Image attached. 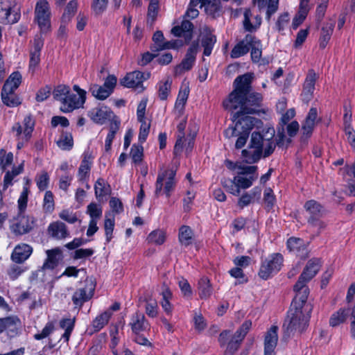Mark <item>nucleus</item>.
<instances>
[{
	"instance_id": "72a5a7b5",
	"label": "nucleus",
	"mask_w": 355,
	"mask_h": 355,
	"mask_svg": "<svg viewBox=\"0 0 355 355\" xmlns=\"http://www.w3.org/2000/svg\"><path fill=\"white\" fill-rule=\"evenodd\" d=\"M253 1L260 10L267 7L266 19L268 20L278 9L279 0H254Z\"/></svg>"
},
{
	"instance_id": "6ab92c4d",
	"label": "nucleus",
	"mask_w": 355,
	"mask_h": 355,
	"mask_svg": "<svg viewBox=\"0 0 355 355\" xmlns=\"http://www.w3.org/2000/svg\"><path fill=\"white\" fill-rule=\"evenodd\" d=\"M146 78L142 72L135 71L128 73L121 79V84L126 87L136 88L139 91H142L144 89L142 83Z\"/></svg>"
},
{
	"instance_id": "7c9ffc66",
	"label": "nucleus",
	"mask_w": 355,
	"mask_h": 355,
	"mask_svg": "<svg viewBox=\"0 0 355 355\" xmlns=\"http://www.w3.org/2000/svg\"><path fill=\"white\" fill-rule=\"evenodd\" d=\"M15 6V0H0V22L13 23L9 19L12 9Z\"/></svg>"
},
{
	"instance_id": "c9c22d12",
	"label": "nucleus",
	"mask_w": 355,
	"mask_h": 355,
	"mask_svg": "<svg viewBox=\"0 0 355 355\" xmlns=\"http://www.w3.org/2000/svg\"><path fill=\"white\" fill-rule=\"evenodd\" d=\"M189 89L187 87H185L184 89H181L179 92L174 108V113L178 117L182 116L183 114L184 105L189 96Z\"/></svg>"
},
{
	"instance_id": "a878e982",
	"label": "nucleus",
	"mask_w": 355,
	"mask_h": 355,
	"mask_svg": "<svg viewBox=\"0 0 355 355\" xmlns=\"http://www.w3.org/2000/svg\"><path fill=\"white\" fill-rule=\"evenodd\" d=\"M88 115L94 122L103 124L112 116L113 112L107 107L103 106L92 109Z\"/></svg>"
},
{
	"instance_id": "864d4df0",
	"label": "nucleus",
	"mask_w": 355,
	"mask_h": 355,
	"mask_svg": "<svg viewBox=\"0 0 355 355\" xmlns=\"http://www.w3.org/2000/svg\"><path fill=\"white\" fill-rule=\"evenodd\" d=\"M166 240V233L162 230H155L150 232L148 236L150 243L162 245Z\"/></svg>"
},
{
	"instance_id": "c756f323",
	"label": "nucleus",
	"mask_w": 355,
	"mask_h": 355,
	"mask_svg": "<svg viewBox=\"0 0 355 355\" xmlns=\"http://www.w3.org/2000/svg\"><path fill=\"white\" fill-rule=\"evenodd\" d=\"M261 189L254 187L250 191L243 193L238 200V206L241 209H243L245 207L254 203L256 199L259 200L261 196Z\"/></svg>"
},
{
	"instance_id": "e433bc0d",
	"label": "nucleus",
	"mask_w": 355,
	"mask_h": 355,
	"mask_svg": "<svg viewBox=\"0 0 355 355\" xmlns=\"http://www.w3.org/2000/svg\"><path fill=\"white\" fill-rule=\"evenodd\" d=\"M33 220L23 216L19 221L12 226V231L17 234H24L33 228Z\"/></svg>"
},
{
	"instance_id": "680f3d73",
	"label": "nucleus",
	"mask_w": 355,
	"mask_h": 355,
	"mask_svg": "<svg viewBox=\"0 0 355 355\" xmlns=\"http://www.w3.org/2000/svg\"><path fill=\"white\" fill-rule=\"evenodd\" d=\"M87 213L89 215L90 220H98L102 216V209L96 203H90L87 206Z\"/></svg>"
},
{
	"instance_id": "a18cd8bd",
	"label": "nucleus",
	"mask_w": 355,
	"mask_h": 355,
	"mask_svg": "<svg viewBox=\"0 0 355 355\" xmlns=\"http://www.w3.org/2000/svg\"><path fill=\"white\" fill-rule=\"evenodd\" d=\"M56 144L61 149L69 150L73 146L72 135L69 132H63Z\"/></svg>"
},
{
	"instance_id": "49530a36",
	"label": "nucleus",
	"mask_w": 355,
	"mask_h": 355,
	"mask_svg": "<svg viewBox=\"0 0 355 355\" xmlns=\"http://www.w3.org/2000/svg\"><path fill=\"white\" fill-rule=\"evenodd\" d=\"M193 238V232L190 227L182 225L179 230V241L184 245H189Z\"/></svg>"
},
{
	"instance_id": "a211bd4d",
	"label": "nucleus",
	"mask_w": 355,
	"mask_h": 355,
	"mask_svg": "<svg viewBox=\"0 0 355 355\" xmlns=\"http://www.w3.org/2000/svg\"><path fill=\"white\" fill-rule=\"evenodd\" d=\"M95 286L90 281L85 288L76 291L72 296V301L76 306H81L85 302L89 300L93 295Z\"/></svg>"
},
{
	"instance_id": "9d476101",
	"label": "nucleus",
	"mask_w": 355,
	"mask_h": 355,
	"mask_svg": "<svg viewBox=\"0 0 355 355\" xmlns=\"http://www.w3.org/2000/svg\"><path fill=\"white\" fill-rule=\"evenodd\" d=\"M283 257L281 254H273L263 261L259 275L263 279H268L273 273L278 272L282 266Z\"/></svg>"
},
{
	"instance_id": "338daca9",
	"label": "nucleus",
	"mask_w": 355,
	"mask_h": 355,
	"mask_svg": "<svg viewBox=\"0 0 355 355\" xmlns=\"http://www.w3.org/2000/svg\"><path fill=\"white\" fill-rule=\"evenodd\" d=\"M335 23L331 21L327 23L322 28L320 40H323L324 42H328L330 40L331 35L333 33Z\"/></svg>"
},
{
	"instance_id": "13d9d810",
	"label": "nucleus",
	"mask_w": 355,
	"mask_h": 355,
	"mask_svg": "<svg viewBox=\"0 0 355 355\" xmlns=\"http://www.w3.org/2000/svg\"><path fill=\"white\" fill-rule=\"evenodd\" d=\"M94 191L97 199L108 194V189L106 188L105 180L103 178L97 180L94 185Z\"/></svg>"
},
{
	"instance_id": "de8ad7c7",
	"label": "nucleus",
	"mask_w": 355,
	"mask_h": 355,
	"mask_svg": "<svg viewBox=\"0 0 355 355\" xmlns=\"http://www.w3.org/2000/svg\"><path fill=\"white\" fill-rule=\"evenodd\" d=\"M186 127V119L184 118L178 125L179 134L178 135V139L174 146V153L175 155L179 154L183 148V139H184V130Z\"/></svg>"
},
{
	"instance_id": "0e129e2a",
	"label": "nucleus",
	"mask_w": 355,
	"mask_h": 355,
	"mask_svg": "<svg viewBox=\"0 0 355 355\" xmlns=\"http://www.w3.org/2000/svg\"><path fill=\"white\" fill-rule=\"evenodd\" d=\"M12 161L13 155L12 153H7L4 149L0 150V167L3 171L10 166Z\"/></svg>"
},
{
	"instance_id": "f704fd0d",
	"label": "nucleus",
	"mask_w": 355,
	"mask_h": 355,
	"mask_svg": "<svg viewBox=\"0 0 355 355\" xmlns=\"http://www.w3.org/2000/svg\"><path fill=\"white\" fill-rule=\"evenodd\" d=\"M48 230L51 236L58 239H64L69 235L66 225L59 221L50 224Z\"/></svg>"
},
{
	"instance_id": "473e14b6",
	"label": "nucleus",
	"mask_w": 355,
	"mask_h": 355,
	"mask_svg": "<svg viewBox=\"0 0 355 355\" xmlns=\"http://www.w3.org/2000/svg\"><path fill=\"white\" fill-rule=\"evenodd\" d=\"M21 322L16 316L4 318V330L7 331L10 337H14L19 334Z\"/></svg>"
},
{
	"instance_id": "4be33fe9",
	"label": "nucleus",
	"mask_w": 355,
	"mask_h": 355,
	"mask_svg": "<svg viewBox=\"0 0 355 355\" xmlns=\"http://www.w3.org/2000/svg\"><path fill=\"white\" fill-rule=\"evenodd\" d=\"M33 252V248L26 243L16 245L11 254V259L16 263H22L26 261Z\"/></svg>"
},
{
	"instance_id": "6e6552de",
	"label": "nucleus",
	"mask_w": 355,
	"mask_h": 355,
	"mask_svg": "<svg viewBox=\"0 0 355 355\" xmlns=\"http://www.w3.org/2000/svg\"><path fill=\"white\" fill-rule=\"evenodd\" d=\"M176 171L173 169L162 170L157 175L155 183V193L158 196L162 190L167 197L173 191L176 180L175 179Z\"/></svg>"
},
{
	"instance_id": "2eb2a0df",
	"label": "nucleus",
	"mask_w": 355,
	"mask_h": 355,
	"mask_svg": "<svg viewBox=\"0 0 355 355\" xmlns=\"http://www.w3.org/2000/svg\"><path fill=\"white\" fill-rule=\"evenodd\" d=\"M83 159L78 171V178L80 182H87L90 176V171L93 164L94 156L92 152L86 150L83 154Z\"/></svg>"
},
{
	"instance_id": "0eeeda50",
	"label": "nucleus",
	"mask_w": 355,
	"mask_h": 355,
	"mask_svg": "<svg viewBox=\"0 0 355 355\" xmlns=\"http://www.w3.org/2000/svg\"><path fill=\"white\" fill-rule=\"evenodd\" d=\"M320 268V260L312 259L309 261L302 273L300 275L298 281L294 286L295 293L302 295V298L304 299L309 296V291L306 284L318 273Z\"/></svg>"
},
{
	"instance_id": "37998d69",
	"label": "nucleus",
	"mask_w": 355,
	"mask_h": 355,
	"mask_svg": "<svg viewBox=\"0 0 355 355\" xmlns=\"http://www.w3.org/2000/svg\"><path fill=\"white\" fill-rule=\"evenodd\" d=\"M89 91L92 96L98 100H105L112 94L110 89L96 84L91 85Z\"/></svg>"
},
{
	"instance_id": "c85d7f7f",
	"label": "nucleus",
	"mask_w": 355,
	"mask_h": 355,
	"mask_svg": "<svg viewBox=\"0 0 355 355\" xmlns=\"http://www.w3.org/2000/svg\"><path fill=\"white\" fill-rule=\"evenodd\" d=\"M243 26L247 31L252 32L257 30L261 24V17L259 15H254L250 9L244 12Z\"/></svg>"
},
{
	"instance_id": "cd10ccee",
	"label": "nucleus",
	"mask_w": 355,
	"mask_h": 355,
	"mask_svg": "<svg viewBox=\"0 0 355 355\" xmlns=\"http://www.w3.org/2000/svg\"><path fill=\"white\" fill-rule=\"evenodd\" d=\"M193 24L189 20L182 21L180 26H176L171 30V33L176 37H183L186 43L192 38Z\"/></svg>"
},
{
	"instance_id": "f03ea898",
	"label": "nucleus",
	"mask_w": 355,
	"mask_h": 355,
	"mask_svg": "<svg viewBox=\"0 0 355 355\" xmlns=\"http://www.w3.org/2000/svg\"><path fill=\"white\" fill-rule=\"evenodd\" d=\"M301 297L302 294L296 293L284 322L283 327L287 336L295 332H302L308 325L312 306L306 302L308 296L304 299Z\"/></svg>"
},
{
	"instance_id": "7ed1b4c3",
	"label": "nucleus",
	"mask_w": 355,
	"mask_h": 355,
	"mask_svg": "<svg viewBox=\"0 0 355 355\" xmlns=\"http://www.w3.org/2000/svg\"><path fill=\"white\" fill-rule=\"evenodd\" d=\"M275 131L273 128H267L263 130L262 132H254L252 134L249 146L250 150H243L242 154L247 157V155L252 156V161L259 160L262 154L264 157L271 155L275 148L273 141Z\"/></svg>"
},
{
	"instance_id": "a19ab883",
	"label": "nucleus",
	"mask_w": 355,
	"mask_h": 355,
	"mask_svg": "<svg viewBox=\"0 0 355 355\" xmlns=\"http://www.w3.org/2000/svg\"><path fill=\"white\" fill-rule=\"evenodd\" d=\"M172 80L168 77L160 81L158 84V96L160 100L164 101L167 98L171 92Z\"/></svg>"
},
{
	"instance_id": "b1692460",
	"label": "nucleus",
	"mask_w": 355,
	"mask_h": 355,
	"mask_svg": "<svg viewBox=\"0 0 355 355\" xmlns=\"http://www.w3.org/2000/svg\"><path fill=\"white\" fill-rule=\"evenodd\" d=\"M153 40L156 45L157 50L177 49L183 45L181 40L164 41V37L162 31H156L153 37Z\"/></svg>"
},
{
	"instance_id": "2f4dec72",
	"label": "nucleus",
	"mask_w": 355,
	"mask_h": 355,
	"mask_svg": "<svg viewBox=\"0 0 355 355\" xmlns=\"http://www.w3.org/2000/svg\"><path fill=\"white\" fill-rule=\"evenodd\" d=\"M216 42V37L209 30L206 28L202 35L201 44L204 49L203 54L209 56L211 53L214 44Z\"/></svg>"
},
{
	"instance_id": "bf43d9fd",
	"label": "nucleus",
	"mask_w": 355,
	"mask_h": 355,
	"mask_svg": "<svg viewBox=\"0 0 355 355\" xmlns=\"http://www.w3.org/2000/svg\"><path fill=\"white\" fill-rule=\"evenodd\" d=\"M108 0H93L92 10L96 15H101L107 9Z\"/></svg>"
},
{
	"instance_id": "052dcab7",
	"label": "nucleus",
	"mask_w": 355,
	"mask_h": 355,
	"mask_svg": "<svg viewBox=\"0 0 355 355\" xmlns=\"http://www.w3.org/2000/svg\"><path fill=\"white\" fill-rule=\"evenodd\" d=\"M60 327L64 329V333L62 335V338L65 342H68L71 333L73 329V322L71 319H63L60 322Z\"/></svg>"
},
{
	"instance_id": "4468645a",
	"label": "nucleus",
	"mask_w": 355,
	"mask_h": 355,
	"mask_svg": "<svg viewBox=\"0 0 355 355\" xmlns=\"http://www.w3.org/2000/svg\"><path fill=\"white\" fill-rule=\"evenodd\" d=\"M35 121L31 116H26L23 121L22 125L19 123L12 126V131L15 132V136L19 139L28 141L33 131Z\"/></svg>"
},
{
	"instance_id": "69168bd1",
	"label": "nucleus",
	"mask_w": 355,
	"mask_h": 355,
	"mask_svg": "<svg viewBox=\"0 0 355 355\" xmlns=\"http://www.w3.org/2000/svg\"><path fill=\"white\" fill-rule=\"evenodd\" d=\"M204 7L207 13L214 15L220 10V2L219 0H204Z\"/></svg>"
},
{
	"instance_id": "8fccbe9b",
	"label": "nucleus",
	"mask_w": 355,
	"mask_h": 355,
	"mask_svg": "<svg viewBox=\"0 0 355 355\" xmlns=\"http://www.w3.org/2000/svg\"><path fill=\"white\" fill-rule=\"evenodd\" d=\"M251 58L253 62H258L261 57L262 44L260 40L253 36V42L250 43Z\"/></svg>"
},
{
	"instance_id": "4c0bfd02",
	"label": "nucleus",
	"mask_w": 355,
	"mask_h": 355,
	"mask_svg": "<svg viewBox=\"0 0 355 355\" xmlns=\"http://www.w3.org/2000/svg\"><path fill=\"white\" fill-rule=\"evenodd\" d=\"M199 295L201 299H208L213 293V289L207 277H202L198 282Z\"/></svg>"
},
{
	"instance_id": "39448f33",
	"label": "nucleus",
	"mask_w": 355,
	"mask_h": 355,
	"mask_svg": "<svg viewBox=\"0 0 355 355\" xmlns=\"http://www.w3.org/2000/svg\"><path fill=\"white\" fill-rule=\"evenodd\" d=\"M239 171L232 179L221 180L223 187L231 194L238 196L241 189L250 188L258 178L256 166H244L239 167Z\"/></svg>"
},
{
	"instance_id": "ea45409f",
	"label": "nucleus",
	"mask_w": 355,
	"mask_h": 355,
	"mask_svg": "<svg viewBox=\"0 0 355 355\" xmlns=\"http://www.w3.org/2000/svg\"><path fill=\"white\" fill-rule=\"evenodd\" d=\"M112 315L110 311H105L101 315H98L92 322V328L94 331H99L101 329L106 325Z\"/></svg>"
},
{
	"instance_id": "f8f14e48",
	"label": "nucleus",
	"mask_w": 355,
	"mask_h": 355,
	"mask_svg": "<svg viewBox=\"0 0 355 355\" xmlns=\"http://www.w3.org/2000/svg\"><path fill=\"white\" fill-rule=\"evenodd\" d=\"M35 121L31 116H26L23 121L22 125L19 123L12 126V131L15 132V136L19 139L28 141L33 131Z\"/></svg>"
},
{
	"instance_id": "e2e57ef3",
	"label": "nucleus",
	"mask_w": 355,
	"mask_h": 355,
	"mask_svg": "<svg viewBox=\"0 0 355 355\" xmlns=\"http://www.w3.org/2000/svg\"><path fill=\"white\" fill-rule=\"evenodd\" d=\"M130 155L135 164H139L143 159L144 148L141 145L134 144L131 148Z\"/></svg>"
},
{
	"instance_id": "ddd939ff",
	"label": "nucleus",
	"mask_w": 355,
	"mask_h": 355,
	"mask_svg": "<svg viewBox=\"0 0 355 355\" xmlns=\"http://www.w3.org/2000/svg\"><path fill=\"white\" fill-rule=\"evenodd\" d=\"M35 121L31 116H26L23 121L22 125L19 123L12 126V131L15 132V136L19 139L28 141L33 131Z\"/></svg>"
},
{
	"instance_id": "1a4fd4ad",
	"label": "nucleus",
	"mask_w": 355,
	"mask_h": 355,
	"mask_svg": "<svg viewBox=\"0 0 355 355\" xmlns=\"http://www.w3.org/2000/svg\"><path fill=\"white\" fill-rule=\"evenodd\" d=\"M35 21L41 32L46 33L51 29V10L46 0H40L35 8Z\"/></svg>"
},
{
	"instance_id": "20e7f679",
	"label": "nucleus",
	"mask_w": 355,
	"mask_h": 355,
	"mask_svg": "<svg viewBox=\"0 0 355 355\" xmlns=\"http://www.w3.org/2000/svg\"><path fill=\"white\" fill-rule=\"evenodd\" d=\"M73 89L77 94L71 93L69 87L60 85L53 92V98L60 102V110L62 112H71L82 107L85 102L86 92L77 85L73 86Z\"/></svg>"
},
{
	"instance_id": "dca6fc26",
	"label": "nucleus",
	"mask_w": 355,
	"mask_h": 355,
	"mask_svg": "<svg viewBox=\"0 0 355 355\" xmlns=\"http://www.w3.org/2000/svg\"><path fill=\"white\" fill-rule=\"evenodd\" d=\"M318 78V76L313 69L308 71L302 93V99L305 103H309L313 97L315 90V84Z\"/></svg>"
},
{
	"instance_id": "412c9836",
	"label": "nucleus",
	"mask_w": 355,
	"mask_h": 355,
	"mask_svg": "<svg viewBox=\"0 0 355 355\" xmlns=\"http://www.w3.org/2000/svg\"><path fill=\"white\" fill-rule=\"evenodd\" d=\"M199 48V44L198 42H193L191 46L189 48L186 56L184 60L182 61L180 64L178 66L176 69V71H189L190 70L196 60V55L198 53Z\"/></svg>"
},
{
	"instance_id": "f3484780",
	"label": "nucleus",
	"mask_w": 355,
	"mask_h": 355,
	"mask_svg": "<svg viewBox=\"0 0 355 355\" xmlns=\"http://www.w3.org/2000/svg\"><path fill=\"white\" fill-rule=\"evenodd\" d=\"M129 326L135 334H139L150 329V324L144 313L137 311L133 313L130 320Z\"/></svg>"
},
{
	"instance_id": "5fc2aeb1",
	"label": "nucleus",
	"mask_w": 355,
	"mask_h": 355,
	"mask_svg": "<svg viewBox=\"0 0 355 355\" xmlns=\"http://www.w3.org/2000/svg\"><path fill=\"white\" fill-rule=\"evenodd\" d=\"M162 300L161 301V305L164 311L166 314L170 315L172 312V306L170 303V300L172 297V293L168 288H165L162 293Z\"/></svg>"
},
{
	"instance_id": "4d7b16f0",
	"label": "nucleus",
	"mask_w": 355,
	"mask_h": 355,
	"mask_svg": "<svg viewBox=\"0 0 355 355\" xmlns=\"http://www.w3.org/2000/svg\"><path fill=\"white\" fill-rule=\"evenodd\" d=\"M159 8V0H150L148 8L147 23L152 25L157 17Z\"/></svg>"
},
{
	"instance_id": "c03bdc74",
	"label": "nucleus",
	"mask_w": 355,
	"mask_h": 355,
	"mask_svg": "<svg viewBox=\"0 0 355 355\" xmlns=\"http://www.w3.org/2000/svg\"><path fill=\"white\" fill-rule=\"evenodd\" d=\"M1 98L3 103L9 107H15L21 103L15 91L8 92L2 89Z\"/></svg>"
},
{
	"instance_id": "79ce46f5",
	"label": "nucleus",
	"mask_w": 355,
	"mask_h": 355,
	"mask_svg": "<svg viewBox=\"0 0 355 355\" xmlns=\"http://www.w3.org/2000/svg\"><path fill=\"white\" fill-rule=\"evenodd\" d=\"M304 207L311 216L318 218L322 214V207L314 200L307 201L304 204Z\"/></svg>"
},
{
	"instance_id": "393cba45",
	"label": "nucleus",
	"mask_w": 355,
	"mask_h": 355,
	"mask_svg": "<svg viewBox=\"0 0 355 355\" xmlns=\"http://www.w3.org/2000/svg\"><path fill=\"white\" fill-rule=\"evenodd\" d=\"M46 254L47 258L42 267V270H53L58 265L59 261L62 260V252L60 248H55L54 249L47 250Z\"/></svg>"
},
{
	"instance_id": "09e8293b",
	"label": "nucleus",
	"mask_w": 355,
	"mask_h": 355,
	"mask_svg": "<svg viewBox=\"0 0 355 355\" xmlns=\"http://www.w3.org/2000/svg\"><path fill=\"white\" fill-rule=\"evenodd\" d=\"M348 315V311L345 309H340L337 312L332 314L329 320L330 326L334 327L343 323Z\"/></svg>"
},
{
	"instance_id": "f257e3e1",
	"label": "nucleus",
	"mask_w": 355,
	"mask_h": 355,
	"mask_svg": "<svg viewBox=\"0 0 355 355\" xmlns=\"http://www.w3.org/2000/svg\"><path fill=\"white\" fill-rule=\"evenodd\" d=\"M250 103L241 104L237 107H225L232 112V120L234 127H229L225 130V135L227 138L238 136V132L250 134L252 128L259 121L257 118L252 116L257 112V107L261 105L263 100L261 94H254L251 96Z\"/></svg>"
},
{
	"instance_id": "5701e85b",
	"label": "nucleus",
	"mask_w": 355,
	"mask_h": 355,
	"mask_svg": "<svg viewBox=\"0 0 355 355\" xmlns=\"http://www.w3.org/2000/svg\"><path fill=\"white\" fill-rule=\"evenodd\" d=\"M287 247L290 251L293 252L301 259H306L309 252L305 242L299 238L292 237L287 241Z\"/></svg>"
},
{
	"instance_id": "3c124183",
	"label": "nucleus",
	"mask_w": 355,
	"mask_h": 355,
	"mask_svg": "<svg viewBox=\"0 0 355 355\" xmlns=\"http://www.w3.org/2000/svg\"><path fill=\"white\" fill-rule=\"evenodd\" d=\"M146 302V313L150 318H155L158 314V305L155 300L150 297H146L144 300Z\"/></svg>"
},
{
	"instance_id": "58836bf2",
	"label": "nucleus",
	"mask_w": 355,
	"mask_h": 355,
	"mask_svg": "<svg viewBox=\"0 0 355 355\" xmlns=\"http://www.w3.org/2000/svg\"><path fill=\"white\" fill-rule=\"evenodd\" d=\"M21 83V75L18 72H13L6 81L3 89L5 91H15Z\"/></svg>"
},
{
	"instance_id": "603ef678",
	"label": "nucleus",
	"mask_w": 355,
	"mask_h": 355,
	"mask_svg": "<svg viewBox=\"0 0 355 355\" xmlns=\"http://www.w3.org/2000/svg\"><path fill=\"white\" fill-rule=\"evenodd\" d=\"M23 171V164L14 167L11 171H7L3 180V189H6L9 185L12 184V181L15 177L20 174Z\"/></svg>"
},
{
	"instance_id": "aec40b11",
	"label": "nucleus",
	"mask_w": 355,
	"mask_h": 355,
	"mask_svg": "<svg viewBox=\"0 0 355 355\" xmlns=\"http://www.w3.org/2000/svg\"><path fill=\"white\" fill-rule=\"evenodd\" d=\"M278 328L272 326L266 333L264 337V355H274V351L278 341Z\"/></svg>"
},
{
	"instance_id": "9b49d317",
	"label": "nucleus",
	"mask_w": 355,
	"mask_h": 355,
	"mask_svg": "<svg viewBox=\"0 0 355 355\" xmlns=\"http://www.w3.org/2000/svg\"><path fill=\"white\" fill-rule=\"evenodd\" d=\"M251 326V321L247 320L241 325L239 329L236 331L231 340L228 341L225 355H232L234 352L238 349L240 343L245 338Z\"/></svg>"
},
{
	"instance_id": "6e6d98bb",
	"label": "nucleus",
	"mask_w": 355,
	"mask_h": 355,
	"mask_svg": "<svg viewBox=\"0 0 355 355\" xmlns=\"http://www.w3.org/2000/svg\"><path fill=\"white\" fill-rule=\"evenodd\" d=\"M78 8V2L76 0L70 1L64 10V12L62 15V21L64 22H68L71 20L72 17L75 15Z\"/></svg>"
},
{
	"instance_id": "423d86ee",
	"label": "nucleus",
	"mask_w": 355,
	"mask_h": 355,
	"mask_svg": "<svg viewBox=\"0 0 355 355\" xmlns=\"http://www.w3.org/2000/svg\"><path fill=\"white\" fill-rule=\"evenodd\" d=\"M251 81L252 76L249 73L238 76L234 82V89L223 101L224 107H237L241 104H247L250 99H252V95L260 94L250 92Z\"/></svg>"
},
{
	"instance_id": "774afa93",
	"label": "nucleus",
	"mask_w": 355,
	"mask_h": 355,
	"mask_svg": "<svg viewBox=\"0 0 355 355\" xmlns=\"http://www.w3.org/2000/svg\"><path fill=\"white\" fill-rule=\"evenodd\" d=\"M25 268L16 264L11 265L8 269L7 273L12 280L17 279L24 272Z\"/></svg>"
},
{
	"instance_id": "bb28decb",
	"label": "nucleus",
	"mask_w": 355,
	"mask_h": 355,
	"mask_svg": "<svg viewBox=\"0 0 355 355\" xmlns=\"http://www.w3.org/2000/svg\"><path fill=\"white\" fill-rule=\"evenodd\" d=\"M252 42H253V35L248 34L244 39L234 46L230 53L231 58H238L247 54L250 50V44Z\"/></svg>"
}]
</instances>
